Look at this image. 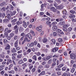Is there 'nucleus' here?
I'll list each match as a JSON object with an SVG mask.
<instances>
[{
	"instance_id": "f257e3e1",
	"label": "nucleus",
	"mask_w": 76,
	"mask_h": 76,
	"mask_svg": "<svg viewBox=\"0 0 76 76\" xmlns=\"http://www.w3.org/2000/svg\"><path fill=\"white\" fill-rule=\"evenodd\" d=\"M70 56L71 58L72 59H75V58H76V56L73 53L71 54Z\"/></svg>"
},
{
	"instance_id": "f03ea898",
	"label": "nucleus",
	"mask_w": 76,
	"mask_h": 76,
	"mask_svg": "<svg viewBox=\"0 0 76 76\" xmlns=\"http://www.w3.org/2000/svg\"><path fill=\"white\" fill-rule=\"evenodd\" d=\"M36 29L37 30V31H38L40 32L42 31V30H41V27H37V28H36Z\"/></svg>"
},
{
	"instance_id": "7ed1b4c3",
	"label": "nucleus",
	"mask_w": 76,
	"mask_h": 76,
	"mask_svg": "<svg viewBox=\"0 0 76 76\" xmlns=\"http://www.w3.org/2000/svg\"><path fill=\"white\" fill-rule=\"evenodd\" d=\"M26 37H28V38H29L30 39H32V38L31 35L29 33L27 34L26 35Z\"/></svg>"
},
{
	"instance_id": "20e7f679",
	"label": "nucleus",
	"mask_w": 76,
	"mask_h": 76,
	"mask_svg": "<svg viewBox=\"0 0 76 76\" xmlns=\"http://www.w3.org/2000/svg\"><path fill=\"white\" fill-rule=\"evenodd\" d=\"M57 50H58V48H55L52 49V51L54 53L55 52H56Z\"/></svg>"
},
{
	"instance_id": "39448f33",
	"label": "nucleus",
	"mask_w": 76,
	"mask_h": 76,
	"mask_svg": "<svg viewBox=\"0 0 76 76\" xmlns=\"http://www.w3.org/2000/svg\"><path fill=\"white\" fill-rule=\"evenodd\" d=\"M4 31L5 32L7 31V32H8V33H10V32L12 31V30H8V28H7L5 29Z\"/></svg>"
},
{
	"instance_id": "423d86ee",
	"label": "nucleus",
	"mask_w": 76,
	"mask_h": 76,
	"mask_svg": "<svg viewBox=\"0 0 76 76\" xmlns=\"http://www.w3.org/2000/svg\"><path fill=\"white\" fill-rule=\"evenodd\" d=\"M4 31V28L2 26L0 27V33H2V32Z\"/></svg>"
},
{
	"instance_id": "0eeeda50",
	"label": "nucleus",
	"mask_w": 76,
	"mask_h": 76,
	"mask_svg": "<svg viewBox=\"0 0 76 76\" xmlns=\"http://www.w3.org/2000/svg\"><path fill=\"white\" fill-rule=\"evenodd\" d=\"M1 16L2 18H4L5 17V13H3L2 14L0 13V17L1 18Z\"/></svg>"
},
{
	"instance_id": "6e6552de",
	"label": "nucleus",
	"mask_w": 76,
	"mask_h": 76,
	"mask_svg": "<svg viewBox=\"0 0 76 76\" xmlns=\"http://www.w3.org/2000/svg\"><path fill=\"white\" fill-rule=\"evenodd\" d=\"M24 40H25L26 41H27V42H30V40H29L27 37H25Z\"/></svg>"
},
{
	"instance_id": "1a4fd4ad",
	"label": "nucleus",
	"mask_w": 76,
	"mask_h": 76,
	"mask_svg": "<svg viewBox=\"0 0 76 76\" xmlns=\"http://www.w3.org/2000/svg\"><path fill=\"white\" fill-rule=\"evenodd\" d=\"M23 23H24V28H26V27H27V24H26V22H25V21H23Z\"/></svg>"
},
{
	"instance_id": "9d476101",
	"label": "nucleus",
	"mask_w": 76,
	"mask_h": 76,
	"mask_svg": "<svg viewBox=\"0 0 76 76\" xmlns=\"http://www.w3.org/2000/svg\"><path fill=\"white\" fill-rule=\"evenodd\" d=\"M57 29V27L56 26H54L53 27V31H56Z\"/></svg>"
},
{
	"instance_id": "9b49d317",
	"label": "nucleus",
	"mask_w": 76,
	"mask_h": 76,
	"mask_svg": "<svg viewBox=\"0 0 76 76\" xmlns=\"http://www.w3.org/2000/svg\"><path fill=\"white\" fill-rule=\"evenodd\" d=\"M22 21H18L17 22V24L18 25H20V24H22Z\"/></svg>"
},
{
	"instance_id": "f8f14e48",
	"label": "nucleus",
	"mask_w": 76,
	"mask_h": 76,
	"mask_svg": "<svg viewBox=\"0 0 76 76\" xmlns=\"http://www.w3.org/2000/svg\"><path fill=\"white\" fill-rule=\"evenodd\" d=\"M51 9H53V11L54 12H57V10L54 7H51Z\"/></svg>"
},
{
	"instance_id": "ddd939ff",
	"label": "nucleus",
	"mask_w": 76,
	"mask_h": 76,
	"mask_svg": "<svg viewBox=\"0 0 76 76\" xmlns=\"http://www.w3.org/2000/svg\"><path fill=\"white\" fill-rule=\"evenodd\" d=\"M35 20H36V18H34L33 19L31 20L30 21V22H31V23H32V22H35Z\"/></svg>"
},
{
	"instance_id": "4468645a",
	"label": "nucleus",
	"mask_w": 76,
	"mask_h": 76,
	"mask_svg": "<svg viewBox=\"0 0 76 76\" xmlns=\"http://www.w3.org/2000/svg\"><path fill=\"white\" fill-rule=\"evenodd\" d=\"M7 17L8 19H11V17L10 16V14H9L7 15Z\"/></svg>"
},
{
	"instance_id": "2eb2a0df",
	"label": "nucleus",
	"mask_w": 76,
	"mask_h": 76,
	"mask_svg": "<svg viewBox=\"0 0 76 76\" xmlns=\"http://www.w3.org/2000/svg\"><path fill=\"white\" fill-rule=\"evenodd\" d=\"M10 48V46L9 45H7L5 48L6 50H9Z\"/></svg>"
},
{
	"instance_id": "dca6fc26",
	"label": "nucleus",
	"mask_w": 76,
	"mask_h": 76,
	"mask_svg": "<svg viewBox=\"0 0 76 76\" xmlns=\"http://www.w3.org/2000/svg\"><path fill=\"white\" fill-rule=\"evenodd\" d=\"M51 41L52 42V43H53V44H55L56 43V40H55L54 39H52L51 40Z\"/></svg>"
},
{
	"instance_id": "f3484780",
	"label": "nucleus",
	"mask_w": 76,
	"mask_h": 76,
	"mask_svg": "<svg viewBox=\"0 0 76 76\" xmlns=\"http://www.w3.org/2000/svg\"><path fill=\"white\" fill-rule=\"evenodd\" d=\"M51 22L48 21H47L46 22V24L47 25H49V24H51Z\"/></svg>"
},
{
	"instance_id": "a211bd4d",
	"label": "nucleus",
	"mask_w": 76,
	"mask_h": 76,
	"mask_svg": "<svg viewBox=\"0 0 76 76\" xmlns=\"http://www.w3.org/2000/svg\"><path fill=\"white\" fill-rule=\"evenodd\" d=\"M45 75V72L43 71L39 74V76H41V75Z\"/></svg>"
},
{
	"instance_id": "6ab92c4d",
	"label": "nucleus",
	"mask_w": 76,
	"mask_h": 76,
	"mask_svg": "<svg viewBox=\"0 0 76 76\" xmlns=\"http://www.w3.org/2000/svg\"><path fill=\"white\" fill-rule=\"evenodd\" d=\"M18 40H17L15 42V43L14 45L15 47H18Z\"/></svg>"
},
{
	"instance_id": "aec40b11",
	"label": "nucleus",
	"mask_w": 76,
	"mask_h": 76,
	"mask_svg": "<svg viewBox=\"0 0 76 76\" xmlns=\"http://www.w3.org/2000/svg\"><path fill=\"white\" fill-rule=\"evenodd\" d=\"M47 39L46 38H44L43 40V42L45 43L47 42Z\"/></svg>"
},
{
	"instance_id": "412c9836",
	"label": "nucleus",
	"mask_w": 76,
	"mask_h": 76,
	"mask_svg": "<svg viewBox=\"0 0 76 76\" xmlns=\"http://www.w3.org/2000/svg\"><path fill=\"white\" fill-rule=\"evenodd\" d=\"M68 27H69V25L67 24H65L63 26V27L64 28H66Z\"/></svg>"
},
{
	"instance_id": "4be33fe9",
	"label": "nucleus",
	"mask_w": 76,
	"mask_h": 76,
	"mask_svg": "<svg viewBox=\"0 0 76 76\" xmlns=\"http://www.w3.org/2000/svg\"><path fill=\"white\" fill-rule=\"evenodd\" d=\"M29 69H30L31 70L33 68V66L31 65V64H29Z\"/></svg>"
},
{
	"instance_id": "5701e85b",
	"label": "nucleus",
	"mask_w": 76,
	"mask_h": 76,
	"mask_svg": "<svg viewBox=\"0 0 76 76\" xmlns=\"http://www.w3.org/2000/svg\"><path fill=\"white\" fill-rule=\"evenodd\" d=\"M69 12L72 14H75V11L74 10H71Z\"/></svg>"
},
{
	"instance_id": "b1692460",
	"label": "nucleus",
	"mask_w": 76,
	"mask_h": 76,
	"mask_svg": "<svg viewBox=\"0 0 76 76\" xmlns=\"http://www.w3.org/2000/svg\"><path fill=\"white\" fill-rule=\"evenodd\" d=\"M30 32H31V33L34 36H35V32H34V31H31Z\"/></svg>"
},
{
	"instance_id": "393cba45",
	"label": "nucleus",
	"mask_w": 76,
	"mask_h": 76,
	"mask_svg": "<svg viewBox=\"0 0 76 76\" xmlns=\"http://www.w3.org/2000/svg\"><path fill=\"white\" fill-rule=\"evenodd\" d=\"M64 66V64H62L60 65H58V67H63V66Z\"/></svg>"
},
{
	"instance_id": "a878e982",
	"label": "nucleus",
	"mask_w": 76,
	"mask_h": 76,
	"mask_svg": "<svg viewBox=\"0 0 76 76\" xmlns=\"http://www.w3.org/2000/svg\"><path fill=\"white\" fill-rule=\"evenodd\" d=\"M16 14V12L14 11L12 12H11V15H15Z\"/></svg>"
},
{
	"instance_id": "bb28decb",
	"label": "nucleus",
	"mask_w": 76,
	"mask_h": 76,
	"mask_svg": "<svg viewBox=\"0 0 76 76\" xmlns=\"http://www.w3.org/2000/svg\"><path fill=\"white\" fill-rule=\"evenodd\" d=\"M56 24H57V22L56 21L54 22H53L52 23V25H56Z\"/></svg>"
},
{
	"instance_id": "cd10ccee",
	"label": "nucleus",
	"mask_w": 76,
	"mask_h": 76,
	"mask_svg": "<svg viewBox=\"0 0 76 76\" xmlns=\"http://www.w3.org/2000/svg\"><path fill=\"white\" fill-rule=\"evenodd\" d=\"M36 70V69L35 68H33L31 70V72H32V73H34L35 72V70Z\"/></svg>"
},
{
	"instance_id": "c85d7f7f",
	"label": "nucleus",
	"mask_w": 76,
	"mask_h": 76,
	"mask_svg": "<svg viewBox=\"0 0 76 76\" xmlns=\"http://www.w3.org/2000/svg\"><path fill=\"white\" fill-rule=\"evenodd\" d=\"M12 53H15V52H16V50L15 48H14L12 50Z\"/></svg>"
},
{
	"instance_id": "c756f323",
	"label": "nucleus",
	"mask_w": 76,
	"mask_h": 76,
	"mask_svg": "<svg viewBox=\"0 0 76 76\" xmlns=\"http://www.w3.org/2000/svg\"><path fill=\"white\" fill-rule=\"evenodd\" d=\"M5 32V33L4 35L6 37H8V36H9L7 32H6V31Z\"/></svg>"
},
{
	"instance_id": "7c9ffc66",
	"label": "nucleus",
	"mask_w": 76,
	"mask_h": 76,
	"mask_svg": "<svg viewBox=\"0 0 76 76\" xmlns=\"http://www.w3.org/2000/svg\"><path fill=\"white\" fill-rule=\"evenodd\" d=\"M5 4H6V3L5 2H4L1 4V6H4Z\"/></svg>"
},
{
	"instance_id": "2f4dec72",
	"label": "nucleus",
	"mask_w": 76,
	"mask_h": 76,
	"mask_svg": "<svg viewBox=\"0 0 76 76\" xmlns=\"http://www.w3.org/2000/svg\"><path fill=\"white\" fill-rule=\"evenodd\" d=\"M9 73H10V74H12V73H15V71H10L9 72Z\"/></svg>"
},
{
	"instance_id": "473e14b6",
	"label": "nucleus",
	"mask_w": 76,
	"mask_h": 76,
	"mask_svg": "<svg viewBox=\"0 0 76 76\" xmlns=\"http://www.w3.org/2000/svg\"><path fill=\"white\" fill-rule=\"evenodd\" d=\"M14 69L16 72H18V68H17V67H16V66H15L14 67Z\"/></svg>"
},
{
	"instance_id": "72a5a7b5",
	"label": "nucleus",
	"mask_w": 76,
	"mask_h": 76,
	"mask_svg": "<svg viewBox=\"0 0 76 76\" xmlns=\"http://www.w3.org/2000/svg\"><path fill=\"white\" fill-rule=\"evenodd\" d=\"M18 63L19 64H22V63H23V60H21L19 61H18Z\"/></svg>"
},
{
	"instance_id": "f704fd0d",
	"label": "nucleus",
	"mask_w": 76,
	"mask_h": 76,
	"mask_svg": "<svg viewBox=\"0 0 76 76\" xmlns=\"http://www.w3.org/2000/svg\"><path fill=\"white\" fill-rule=\"evenodd\" d=\"M51 58V56H48L46 57V59L47 60H49V59H50V58Z\"/></svg>"
},
{
	"instance_id": "c9c22d12",
	"label": "nucleus",
	"mask_w": 76,
	"mask_h": 76,
	"mask_svg": "<svg viewBox=\"0 0 76 76\" xmlns=\"http://www.w3.org/2000/svg\"><path fill=\"white\" fill-rule=\"evenodd\" d=\"M12 67H13V64H11L9 66V70H10V68H12Z\"/></svg>"
},
{
	"instance_id": "e433bc0d",
	"label": "nucleus",
	"mask_w": 76,
	"mask_h": 76,
	"mask_svg": "<svg viewBox=\"0 0 76 76\" xmlns=\"http://www.w3.org/2000/svg\"><path fill=\"white\" fill-rule=\"evenodd\" d=\"M58 41L59 42H61L63 41V40L61 38H59L58 39Z\"/></svg>"
},
{
	"instance_id": "4c0bfd02",
	"label": "nucleus",
	"mask_w": 76,
	"mask_h": 76,
	"mask_svg": "<svg viewBox=\"0 0 76 76\" xmlns=\"http://www.w3.org/2000/svg\"><path fill=\"white\" fill-rule=\"evenodd\" d=\"M22 66H23V69H25V67H26V65L25 64H23L22 65Z\"/></svg>"
},
{
	"instance_id": "58836bf2",
	"label": "nucleus",
	"mask_w": 76,
	"mask_h": 76,
	"mask_svg": "<svg viewBox=\"0 0 76 76\" xmlns=\"http://www.w3.org/2000/svg\"><path fill=\"white\" fill-rule=\"evenodd\" d=\"M28 45H30V47H33L34 46V43H31V44H28Z\"/></svg>"
},
{
	"instance_id": "ea45409f",
	"label": "nucleus",
	"mask_w": 76,
	"mask_h": 76,
	"mask_svg": "<svg viewBox=\"0 0 76 76\" xmlns=\"http://www.w3.org/2000/svg\"><path fill=\"white\" fill-rule=\"evenodd\" d=\"M75 69L74 68H72L71 70V73H74L75 72Z\"/></svg>"
},
{
	"instance_id": "a19ab883",
	"label": "nucleus",
	"mask_w": 76,
	"mask_h": 76,
	"mask_svg": "<svg viewBox=\"0 0 76 76\" xmlns=\"http://www.w3.org/2000/svg\"><path fill=\"white\" fill-rule=\"evenodd\" d=\"M17 57L18 58H21L22 57V55H19L17 56Z\"/></svg>"
},
{
	"instance_id": "79ce46f5",
	"label": "nucleus",
	"mask_w": 76,
	"mask_h": 76,
	"mask_svg": "<svg viewBox=\"0 0 76 76\" xmlns=\"http://www.w3.org/2000/svg\"><path fill=\"white\" fill-rule=\"evenodd\" d=\"M25 33H22L21 34V37H24V35H25Z\"/></svg>"
},
{
	"instance_id": "37998d69",
	"label": "nucleus",
	"mask_w": 76,
	"mask_h": 76,
	"mask_svg": "<svg viewBox=\"0 0 76 76\" xmlns=\"http://www.w3.org/2000/svg\"><path fill=\"white\" fill-rule=\"evenodd\" d=\"M27 54H29V53H30V52H31V49H29L27 51Z\"/></svg>"
},
{
	"instance_id": "c03bdc74",
	"label": "nucleus",
	"mask_w": 76,
	"mask_h": 76,
	"mask_svg": "<svg viewBox=\"0 0 76 76\" xmlns=\"http://www.w3.org/2000/svg\"><path fill=\"white\" fill-rule=\"evenodd\" d=\"M14 35H15L14 34H10V37H13Z\"/></svg>"
},
{
	"instance_id": "a18cd8bd",
	"label": "nucleus",
	"mask_w": 76,
	"mask_h": 76,
	"mask_svg": "<svg viewBox=\"0 0 76 76\" xmlns=\"http://www.w3.org/2000/svg\"><path fill=\"white\" fill-rule=\"evenodd\" d=\"M33 59H34L35 60H37V57H36V56H34L33 57Z\"/></svg>"
},
{
	"instance_id": "49530a36",
	"label": "nucleus",
	"mask_w": 76,
	"mask_h": 76,
	"mask_svg": "<svg viewBox=\"0 0 76 76\" xmlns=\"http://www.w3.org/2000/svg\"><path fill=\"white\" fill-rule=\"evenodd\" d=\"M66 70V67H63L62 68V70L63 71H65Z\"/></svg>"
},
{
	"instance_id": "de8ad7c7",
	"label": "nucleus",
	"mask_w": 76,
	"mask_h": 76,
	"mask_svg": "<svg viewBox=\"0 0 76 76\" xmlns=\"http://www.w3.org/2000/svg\"><path fill=\"white\" fill-rule=\"evenodd\" d=\"M15 29H19V28L18 27V26H16L14 27Z\"/></svg>"
},
{
	"instance_id": "09e8293b",
	"label": "nucleus",
	"mask_w": 76,
	"mask_h": 76,
	"mask_svg": "<svg viewBox=\"0 0 76 76\" xmlns=\"http://www.w3.org/2000/svg\"><path fill=\"white\" fill-rule=\"evenodd\" d=\"M66 12L67 11H66V10H63V14H65V15H66Z\"/></svg>"
},
{
	"instance_id": "8fccbe9b",
	"label": "nucleus",
	"mask_w": 76,
	"mask_h": 76,
	"mask_svg": "<svg viewBox=\"0 0 76 76\" xmlns=\"http://www.w3.org/2000/svg\"><path fill=\"white\" fill-rule=\"evenodd\" d=\"M4 43H7V40L6 39H5L4 40Z\"/></svg>"
},
{
	"instance_id": "3c124183",
	"label": "nucleus",
	"mask_w": 76,
	"mask_h": 76,
	"mask_svg": "<svg viewBox=\"0 0 76 76\" xmlns=\"http://www.w3.org/2000/svg\"><path fill=\"white\" fill-rule=\"evenodd\" d=\"M57 35V33H56V32H54L53 33V35L54 36V37H56V35Z\"/></svg>"
},
{
	"instance_id": "603ef678",
	"label": "nucleus",
	"mask_w": 76,
	"mask_h": 76,
	"mask_svg": "<svg viewBox=\"0 0 76 76\" xmlns=\"http://www.w3.org/2000/svg\"><path fill=\"white\" fill-rule=\"evenodd\" d=\"M1 10H3V11H6V8H5V7H4L1 9Z\"/></svg>"
},
{
	"instance_id": "864d4df0",
	"label": "nucleus",
	"mask_w": 76,
	"mask_h": 76,
	"mask_svg": "<svg viewBox=\"0 0 76 76\" xmlns=\"http://www.w3.org/2000/svg\"><path fill=\"white\" fill-rule=\"evenodd\" d=\"M37 41H35L34 42V45H36L37 44Z\"/></svg>"
},
{
	"instance_id": "5fc2aeb1",
	"label": "nucleus",
	"mask_w": 76,
	"mask_h": 76,
	"mask_svg": "<svg viewBox=\"0 0 76 76\" xmlns=\"http://www.w3.org/2000/svg\"><path fill=\"white\" fill-rule=\"evenodd\" d=\"M72 28H68V30L69 31H72Z\"/></svg>"
},
{
	"instance_id": "6e6d98bb",
	"label": "nucleus",
	"mask_w": 76,
	"mask_h": 76,
	"mask_svg": "<svg viewBox=\"0 0 76 76\" xmlns=\"http://www.w3.org/2000/svg\"><path fill=\"white\" fill-rule=\"evenodd\" d=\"M10 9V5H8L7 6V7L6 8V10H8V9Z\"/></svg>"
},
{
	"instance_id": "4d7b16f0",
	"label": "nucleus",
	"mask_w": 76,
	"mask_h": 76,
	"mask_svg": "<svg viewBox=\"0 0 76 76\" xmlns=\"http://www.w3.org/2000/svg\"><path fill=\"white\" fill-rule=\"evenodd\" d=\"M75 63V61H74L73 60H72L71 61H70L71 64H73V63Z\"/></svg>"
},
{
	"instance_id": "13d9d810",
	"label": "nucleus",
	"mask_w": 76,
	"mask_h": 76,
	"mask_svg": "<svg viewBox=\"0 0 76 76\" xmlns=\"http://www.w3.org/2000/svg\"><path fill=\"white\" fill-rule=\"evenodd\" d=\"M72 21L73 22H76V20H75L74 18H72Z\"/></svg>"
},
{
	"instance_id": "bf43d9fd",
	"label": "nucleus",
	"mask_w": 76,
	"mask_h": 76,
	"mask_svg": "<svg viewBox=\"0 0 76 76\" xmlns=\"http://www.w3.org/2000/svg\"><path fill=\"white\" fill-rule=\"evenodd\" d=\"M56 63L57 65H58V64H59V61L58 60H56Z\"/></svg>"
},
{
	"instance_id": "052dcab7",
	"label": "nucleus",
	"mask_w": 76,
	"mask_h": 76,
	"mask_svg": "<svg viewBox=\"0 0 76 76\" xmlns=\"http://www.w3.org/2000/svg\"><path fill=\"white\" fill-rule=\"evenodd\" d=\"M17 20L16 19H14V20H12V22H16Z\"/></svg>"
},
{
	"instance_id": "680f3d73",
	"label": "nucleus",
	"mask_w": 76,
	"mask_h": 76,
	"mask_svg": "<svg viewBox=\"0 0 76 76\" xmlns=\"http://www.w3.org/2000/svg\"><path fill=\"white\" fill-rule=\"evenodd\" d=\"M18 29H16L15 31V33L16 34H18Z\"/></svg>"
},
{
	"instance_id": "e2e57ef3",
	"label": "nucleus",
	"mask_w": 76,
	"mask_h": 76,
	"mask_svg": "<svg viewBox=\"0 0 76 76\" xmlns=\"http://www.w3.org/2000/svg\"><path fill=\"white\" fill-rule=\"evenodd\" d=\"M57 32H59L60 33V32H61V30L58 29L56 31Z\"/></svg>"
},
{
	"instance_id": "0e129e2a",
	"label": "nucleus",
	"mask_w": 76,
	"mask_h": 76,
	"mask_svg": "<svg viewBox=\"0 0 76 76\" xmlns=\"http://www.w3.org/2000/svg\"><path fill=\"white\" fill-rule=\"evenodd\" d=\"M53 6V4H50V5H49V6L48 7V8H50V9H51V6Z\"/></svg>"
},
{
	"instance_id": "69168bd1",
	"label": "nucleus",
	"mask_w": 76,
	"mask_h": 76,
	"mask_svg": "<svg viewBox=\"0 0 76 76\" xmlns=\"http://www.w3.org/2000/svg\"><path fill=\"white\" fill-rule=\"evenodd\" d=\"M64 22H61L60 23V25H64Z\"/></svg>"
},
{
	"instance_id": "338daca9",
	"label": "nucleus",
	"mask_w": 76,
	"mask_h": 76,
	"mask_svg": "<svg viewBox=\"0 0 76 76\" xmlns=\"http://www.w3.org/2000/svg\"><path fill=\"white\" fill-rule=\"evenodd\" d=\"M52 61V60H50L48 62V64H51V62Z\"/></svg>"
},
{
	"instance_id": "774afa93",
	"label": "nucleus",
	"mask_w": 76,
	"mask_h": 76,
	"mask_svg": "<svg viewBox=\"0 0 76 76\" xmlns=\"http://www.w3.org/2000/svg\"><path fill=\"white\" fill-rule=\"evenodd\" d=\"M66 75H67V74L64 73L62 75V76H66Z\"/></svg>"
}]
</instances>
